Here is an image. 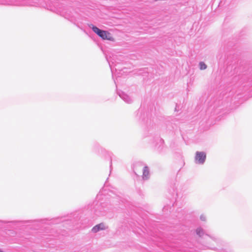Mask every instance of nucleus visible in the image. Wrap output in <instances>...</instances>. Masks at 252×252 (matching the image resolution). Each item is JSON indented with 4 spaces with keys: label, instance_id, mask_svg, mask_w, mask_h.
<instances>
[{
    "label": "nucleus",
    "instance_id": "1",
    "mask_svg": "<svg viewBox=\"0 0 252 252\" xmlns=\"http://www.w3.org/2000/svg\"><path fill=\"white\" fill-rule=\"evenodd\" d=\"M91 27L93 31L102 39L111 41L114 40L113 37L111 36L110 33L109 32L101 30L97 27L93 25H91Z\"/></svg>",
    "mask_w": 252,
    "mask_h": 252
},
{
    "label": "nucleus",
    "instance_id": "2",
    "mask_svg": "<svg viewBox=\"0 0 252 252\" xmlns=\"http://www.w3.org/2000/svg\"><path fill=\"white\" fill-rule=\"evenodd\" d=\"M195 158L199 163H203L206 159V154L204 152H197Z\"/></svg>",
    "mask_w": 252,
    "mask_h": 252
},
{
    "label": "nucleus",
    "instance_id": "3",
    "mask_svg": "<svg viewBox=\"0 0 252 252\" xmlns=\"http://www.w3.org/2000/svg\"><path fill=\"white\" fill-rule=\"evenodd\" d=\"M105 228H106V227L105 226V224L103 223H99V224L94 226L92 228V231L96 233V232H98V231H99L100 230L105 229Z\"/></svg>",
    "mask_w": 252,
    "mask_h": 252
},
{
    "label": "nucleus",
    "instance_id": "4",
    "mask_svg": "<svg viewBox=\"0 0 252 252\" xmlns=\"http://www.w3.org/2000/svg\"><path fill=\"white\" fill-rule=\"evenodd\" d=\"M149 170L147 166H145L143 169V179L146 180L149 178Z\"/></svg>",
    "mask_w": 252,
    "mask_h": 252
},
{
    "label": "nucleus",
    "instance_id": "5",
    "mask_svg": "<svg viewBox=\"0 0 252 252\" xmlns=\"http://www.w3.org/2000/svg\"><path fill=\"white\" fill-rule=\"evenodd\" d=\"M195 232H196V234L199 237H202L204 235V234H205V233H204L203 229L200 228V227L197 228L195 230Z\"/></svg>",
    "mask_w": 252,
    "mask_h": 252
},
{
    "label": "nucleus",
    "instance_id": "6",
    "mask_svg": "<svg viewBox=\"0 0 252 252\" xmlns=\"http://www.w3.org/2000/svg\"><path fill=\"white\" fill-rule=\"evenodd\" d=\"M199 66L200 69L201 70L205 69L207 68V65L203 62H200Z\"/></svg>",
    "mask_w": 252,
    "mask_h": 252
},
{
    "label": "nucleus",
    "instance_id": "7",
    "mask_svg": "<svg viewBox=\"0 0 252 252\" xmlns=\"http://www.w3.org/2000/svg\"><path fill=\"white\" fill-rule=\"evenodd\" d=\"M201 219L204 220L202 217H201Z\"/></svg>",
    "mask_w": 252,
    "mask_h": 252
}]
</instances>
